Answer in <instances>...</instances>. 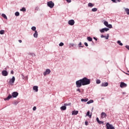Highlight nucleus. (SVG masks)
<instances>
[{
    "label": "nucleus",
    "instance_id": "1",
    "mask_svg": "<svg viewBox=\"0 0 129 129\" xmlns=\"http://www.w3.org/2000/svg\"><path fill=\"white\" fill-rule=\"evenodd\" d=\"M90 83H91L90 79L86 77H85L80 80L77 81L76 82V87L78 88H79L81 87L82 85L83 86H84L85 85H88L90 84Z\"/></svg>",
    "mask_w": 129,
    "mask_h": 129
},
{
    "label": "nucleus",
    "instance_id": "2",
    "mask_svg": "<svg viewBox=\"0 0 129 129\" xmlns=\"http://www.w3.org/2000/svg\"><path fill=\"white\" fill-rule=\"evenodd\" d=\"M18 95H19V93L18 92H14L13 93H12V95L10 94L8 96V97H7L6 98L4 99V100H10V99H11V98H12V97L16 98Z\"/></svg>",
    "mask_w": 129,
    "mask_h": 129
},
{
    "label": "nucleus",
    "instance_id": "3",
    "mask_svg": "<svg viewBox=\"0 0 129 129\" xmlns=\"http://www.w3.org/2000/svg\"><path fill=\"white\" fill-rule=\"evenodd\" d=\"M47 6L50 8V9H52L54 7V3L52 1L48 2H47Z\"/></svg>",
    "mask_w": 129,
    "mask_h": 129
},
{
    "label": "nucleus",
    "instance_id": "4",
    "mask_svg": "<svg viewBox=\"0 0 129 129\" xmlns=\"http://www.w3.org/2000/svg\"><path fill=\"white\" fill-rule=\"evenodd\" d=\"M15 80L16 78H15V77H13L9 81V84H10V85H14L13 83H15Z\"/></svg>",
    "mask_w": 129,
    "mask_h": 129
},
{
    "label": "nucleus",
    "instance_id": "5",
    "mask_svg": "<svg viewBox=\"0 0 129 129\" xmlns=\"http://www.w3.org/2000/svg\"><path fill=\"white\" fill-rule=\"evenodd\" d=\"M106 128L107 129H115L112 125L110 124L109 123H107L106 124Z\"/></svg>",
    "mask_w": 129,
    "mask_h": 129
},
{
    "label": "nucleus",
    "instance_id": "6",
    "mask_svg": "<svg viewBox=\"0 0 129 129\" xmlns=\"http://www.w3.org/2000/svg\"><path fill=\"white\" fill-rule=\"evenodd\" d=\"M51 73V70L50 69H46L45 72H44L43 75L44 76H46V75H48V74H50Z\"/></svg>",
    "mask_w": 129,
    "mask_h": 129
},
{
    "label": "nucleus",
    "instance_id": "7",
    "mask_svg": "<svg viewBox=\"0 0 129 129\" xmlns=\"http://www.w3.org/2000/svg\"><path fill=\"white\" fill-rule=\"evenodd\" d=\"M68 24L70 26H73V25H74V24H75V21H74V20H69L68 22Z\"/></svg>",
    "mask_w": 129,
    "mask_h": 129
},
{
    "label": "nucleus",
    "instance_id": "8",
    "mask_svg": "<svg viewBox=\"0 0 129 129\" xmlns=\"http://www.w3.org/2000/svg\"><path fill=\"white\" fill-rule=\"evenodd\" d=\"M107 31H109V29L107 28H102L100 30V32L101 33H104V32H107Z\"/></svg>",
    "mask_w": 129,
    "mask_h": 129
},
{
    "label": "nucleus",
    "instance_id": "9",
    "mask_svg": "<svg viewBox=\"0 0 129 129\" xmlns=\"http://www.w3.org/2000/svg\"><path fill=\"white\" fill-rule=\"evenodd\" d=\"M127 85L126 84L123 83V82H121L120 84V87L121 88H123V87H126Z\"/></svg>",
    "mask_w": 129,
    "mask_h": 129
},
{
    "label": "nucleus",
    "instance_id": "10",
    "mask_svg": "<svg viewBox=\"0 0 129 129\" xmlns=\"http://www.w3.org/2000/svg\"><path fill=\"white\" fill-rule=\"evenodd\" d=\"M101 117H102V118L106 117V113H105V112H102L101 114Z\"/></svg>",
    "mask_w": 129,
    "mask_h": 129
},
{
    "label": "nucleus",
    "instance_id": "11",
    "mask_svg": "<svg viewBox=\"0 0 129 129\" xmlns=\"http://www.w3.org/2000/svg\"><path fill=\"white\" fill-rule=\"evenodd\" d=\"M101 86L102 87H106V86H108V83L106 82V83H103L101 85Z\"/></svg>",
    "mask_w": 129,
    "mask_h": 129
},
{
    "label": "nucleus",
    "instance_id": "12",
    "mask_svg": "<svg viewBox=\"0 0 129 129\" xmlns=\"http://www.w3.org/2000/svg\"><path fill=\"white\" fill-rule=\"evenodd\" d=\"M8 72H7V71H3L2 72V75L3 76H8Z\"/></svg>",
    "mask_w": 129,
    "mask_h": 129
},
{
    "label": "nucleus",
    "instance_id": "13",
    "mask_svg": "<svg viewBox=\"0 0 129 129\" xmlns=\"http://www.w3.org/2000/svg\"><path fill=\"white\" fill-rule=\"evenodd\" d=\"M72 115H77L78 114V111L74 110L72 112Z\"/></svg>",
    "mask_w": 129,
    "mask_h": 129
},
{
    "label": "nucleus",
    "instance_id": "14",
    "mask_svg": "<svg viewBox=\"0 0 129 129\" xmlns=\"http://www.w3.org/2000/svg\"><path fill=\"white\" fill-rule=\"evenodd\" d=\"M33 90H35V91L36 92H38V86H34L33 87Z\"/></svg>",
    "mask_w": 129,
    "mask_h": 129
},
{
    "label": "nucleus",
    "instance_id": "15",
    "mask_svg": "<svg viewBox=\"0 0 129 129\" xmlns=\"http://www.w3.org/2000/svg\"><path fill=\"white\" fill-rule=\"evenodd\" d=\"M34 38H38V32L37 31H35V33L33 34Z\"/></svg>",
    "mask_w": 129,
    "mask_h": 129
},
{
    "label": "nucleus",
    "instance_id": "16",
    "mask_svg": "<svg viewBox=\"0 0 129 129\" xmlns=\"http://www.w3.org/2000/svg\"><path fill=\"white\" fill-rule=\"evenodd\" d=\"M66 106H62L61 107H60V109L61 110H66Z\"/></svg>",
    "mask_w": 129,
    "mask_h": 129
},
{
    "label": "nucleus",
    "instance_id": "17",
    "mask_svg": "<svg viewBox=\"0 0 129 129\" xmlns=\"http://www.w3.org/2000/svg\"><path fill=\"white\" fill-rule=\"evenodd\" d=\"M86 115H87V116H89L90 118H91V115H90V112L89 111H88L87 112Z\"/></svg>",
    "mask_w": 129,
    "mask_h": 129
},
{
    "label": "nucleus",
    "instance_id": "18",
    "mask_svg": "<svg viewBox=\"0 0 129 129\" xmlns=\"http://www.w3.org/2000/svg\"><path fill=\"white\" fill-rule=\"evenodd\" d=\"M124 10L127 15H129V9L128 8H125Z\"/></svg>",
    "mask_w": 129,
    "mask_h": 129
},
{
    "label": "nucleus",
    "instance_id": "19",
    "mask_svg": "<svg viewBox=\"0 0 129 129\" xmlns=\"http://www.w3.org/2000/svg\"><path fill=\"white\" fill-rule=\"evenodd\" d=\"M88 7H90V8H92L93 7H94V4H92V3H89L88 4Z\"/></svg>",
    "mask_w": 129,
    "mask_h": 129
},
{
    "label": "nucleus",
    "instance_id": "20",
    "mask_svg": "<svg viewBox=\"0 0 129 129\" xmlns=\"http://www.w3.org/2000/svg\"><path fill=\"white\" fill-rule=\"evenodd\" d=\"M88 41H89V42H92V38L90 37H88L87 38Z\"/></svg>",
    "mask_w": 129,
    "mask_h": 129
},
{
    "label": "nucleus",
    "instance_id": "21",
    "mask_svg": "<svg viewBox=\"0 0 129 129\" xmlns=\"http://www.w3.org/2000/svg\"><path fill=\"white\" fill-rule=\"evenodd\" d=\"M2 17H3V18H4V19H6V20H8V17H7V16L5 15V14H2Z\"/></svg>",
    "mask_w": 129,
    "mask_h": 129
},
{
    "label": "nucleus",
    "instance_id": "22",
    "mask_svg": "<svg viewBox=\"0 0 129 129\" xmlns=\"http://www.w3.org/2000/svg\"><path fill=\"white\" fill-rule=\"evenodd\" d=\"M81 101L86 102L87 101H88V99H82Z\"/></svg>",
    "mask_w": 129,
    "mask_h": 129
},
{
    "label": "nucleus",
    "instance_id": "23",
    "mask_svg": "<svg viewBox=\"0 0 129 129\" xmlns=\"http://www.w3.org/2000/svg\"><path fill=\"white\" fill-rule=\"evenodd\" d=\"M90 103H93V100H90L87 102L88 104H90Z\"/></svg>",
    "mask_w": 129,
    "mask_h": 129
},
{
    "label": "nucleus",
    "instance_id": "24",
    "mask_svg": "<svg viewBox=\"0 0 129 129\" xmlns=\"http://www.w3.org/2000/svg\"><path fill=\"white\" fill-rule=\"evenodd\" d=\"M5 34V30H2L0 31V34L1 35H4Z\"/></svg>",
    "mask_w": 129,
    "mask_h": 129
},
{
    "label": "nucleus",
    "instance_id": "25",
    "mask_svg": "<svg viewBox=\"0 0 129 129\" xmlns=\"http://www.w3.org/2000/svg\"><path fill=\"white\" fill-rule=\"evenodd\" d=\"M21 12H26V8L25 7L22 8V9H20Z\"/></svg>",
    "mask_w": 129,
    "mask_h": 129
},
{
    "label": "nucleus",
    "instance_id": "26",
    "mask_svg": "<svg viewBox=\"0 0 129 129\" xmlns=\"http://www.w3.org/2000/svg\"><path fill=\"white\" fill-rule=\"evenodd\" d=\"M117 44H118L120 46H122V43H121V42H120V41H117Z\"/></svg>",
    "mask_w": 129,
    "mask_h": 129
},
{
    "label": "nucleus",
    "instance_id": "27",
    "mask_svg": "<svg viewBox=\"0 0 129 129\" xmlns=\"http://www.w3.org/2000/svg\"><path fill=\"white\" fill-rule=\"evenodd\" d=\"M107 27V28H109V29L112 28V25H111V24H108Z\"/></svg>",
    "mask_w": 129,
    "mask_h": 129
},
{
    "label": "nucleus",
    "instance_id": "28",
    "mask_svg": "<svg viewBox=\"0 0 129 129\" xmlns=\"http://www.w3.org/2000/svg\"><path fill=\"white\" fill-rule=\"evenodd\" d=\"M15 16H16V17H19V16H20V13H19V12H16L15 13Z\"/></svg>",
    "mask_w": 129,
    "mask_h": 129
},
{
    "label": "nucleus",
    "instance_id": "29",
    "mask_svg": "<svg viewBox=\"0 0 129 129\" xmlns=\"http://www.w3.org/2000/svg\"><path fill=\"white\" fill-rule=\"evenodd\" d=\"M104 25H105V26H106V27H107V26L108 25V22H107V21H105L104 22Z\"/></svg>",
    "mask_w": 129,
    "mask_h": 129
},
{
    "label": "nucleus",
    "instance_id": "30",
    "mask_svg": "<svg viewBox=\"0 0 129 129\" xmlns=\"http://www.w3.org/2000/svg\"><path fill=\"white\" fill-rule=\"evenodd\" d=\"M92 12H97V8H93L92 9Z\"/></svg>",
    "mask_w": 129,
    "mask_h": 129
},
{
    "label": "nucleus",
    "instance_id": "31",
    "mask_svg": "<svg viewBox=\"0 0 129 129\" xmlns=\"http://www.w3.org/2000/svg\"><path fill=\"white\" fill-rule=\"evenodd\" d=\"M31 30H32V31H35H35H36V27H35V26L32 27L31 28Z\"/></svg>",
    "mask_w": 129,
    "mask_h": 129
},
{
    "label": "nucleus",
    "instance_id": "32",
    "mask_svg": "<svg viewBox=\"0 0 129 129\" xmlns=\"http://www.w3.org/2000/svg\"><path fill=\"white\" fill-rule=\"evenodd\" d=\"M101 82L99 80H97V81H96L97 84H100Z\"/></svg>",
    "mask_w": 129,
    "mask_h": 129
},
{
    "label": "nucleus",
    "instance_id": "33",
    "mask_svg": "<svg viewBox=\"0 0 129 129\" xmlns=\"http://www.w3.org/2000/svg\"><path fill=\"white\" fill-rule=\"evenodd\" d=\"M59 46H60V47H62V46H64V43L63 42H60Z\"/></svg>",
    "mask_w": 129,
    "mask_h": 129
},
{
    "label": "nucleus",
    "instance_id": "34",
    "mask_svg": "<svg viewBox=\"0 0 129 129\" xmlns=\"http://www.w3.org/2000/svg\"><path fill=\"white\" fill-rule=\"evenodd\" d=\"M98 123H99V124H102V123H103V121H99L98 122Z\"/></svg>",
    "mask_w": 129,
    "mask_h": 129
},
{
    "label": "nucleus",
    "instance_id": "35",
    "mask_svg": "<svg viewBox=\"0 0 129 129\" xmlns=\"http://www.w3.org/2000/svg\"><path fill=\"white\" fill-rule=\"evenodd\" d=\"M113 3H116L117 2H119V0H111Z\"/></svg>",
    "mask_w": 129,
    "mask_h": 129
},
{
    "label": "nucleus",
    "instance_id": "36",
    "mask_svg": "<svg viewBox=\"0 0 129 129\" xmlns=\"http://www.w3.org/2000/svg\"><path fill=\"white\" fill-rule=\"evenodd\" d=\"M85 125H88V122L87 121H86L85 122Z\"/></svg>",
    "mask_w": 129,
    "mask_h": 129
},
{
    "label": "nucleus",
    "instance_id": "37",
    "mask_svg": "<svg viewBox=\"0 0 129 129\" xmlns=\"http://www.w3.org/2000/svg\"><path fill=\"white\" fill-rule=\"evenodd\" d=\"M36 109H37V107L36 106L33 107V110L35 111Z\"/></svg>",
    "mask_w": 129,
    "mask_h": 129
},
{
    "label": "nucleus",
    "instance_id": "38",
    "mask_svg": "<svg viewBox=\"0 0 129 129\" xmlns=\"http://www.w3.org/2000/svg\"><path fill=\"white\" fill-rule=\"evenodd\" d=\"M29 55H31V56H35V53H29Z\"/></svg>",
    "mask_w": 129,
    "mask_h": 129
},
{
    "label": "nucleus",
    "instance_id": "39",
    "mask_svg": "<svg viewBox=\"0 0 129 129\" xmlns=\"http://www.w3.org/2000/svg\"><path fill=\"white\" fill-rule=\"evenodd\" d=\"M84 44L85 45V46H86V47H88V44H87V42H85V43H84Z\"/></svg>",
    "mask_w": 129,
    "mask_h": 129
},
{
    "label": "nucleus",
    "instance_id": "40",
    "mask_svg": "<svg viewBox=\"0 0 129 129\" xmlns=\"http://www.w3.org/2000/svg\"><path fill=\"white\" fill-rule=\"evenodd\" d=\"M125 48H126V49H127V50H129V45H126V46H125Z\"/></svg>",
    "mask_w": 129,
    "mask_h": 129
},
{
    "label": "nucleus",
    "instance_id": "41",
    "mask_svg": "<svg viewBox=\"0 0 129 129\" xmlns=\"http://www.w3.org/2000/svg\"><path fill=\"white\" fill-rule=\"evenodd\" d=\"M70 104H67V103H66V104H64V106H68V105H70Z\"/></svg>",
    "mask_w": 129,
    "mask_h": 129
},
{
    "label": "nucleus",
    "instance_id": "42",
    "mask_svg": "<svg viewBox=\"0 0 129 129\" xmlns=\"http://www.w3.org/2000/svg\"><path fill=\"white\" fill-rule=\"evenodd\" d=\"M96 120H97V122H98L100 121L99 119L98 118V117L96 118Z\"/></svg>",
    "mask_w": 129,
    "mask_h": 129
},
{
    "label": "nucleus",
    "instance_id": "43",
    "mask_svg": "<svg viewBox=\"0 0 129 129\" xmlns=\"http://www.w3.org/2000/svg\"><path fill=\"white\" fill-rule=\"evenodd\" d=\"M67 3H71V0H66Z\"/></svg>",
    "mask_w": 129,
    "mask_h": 129
},
{
    "label": "nucleus",
    "instance_id": "44",
    "mask_svg": "<svg viewBox=\"0 0 129 129\" xmlns=\"http://www.w3.org/2000/svg\"><path fill=\"white\" fill-rule=\"evenodd\" d=\"M77 91H79V92H81V91H80V89H77Z\"/></svg>",
    "mask_w": 129,
    "mask_h": 129
},
{
    "label": "nucleus",
    "instance_id": "45",
    "mask_svg": "<svg viewBox=\"0 0 129 129\" xmlns=\"http://www.w3.org/2000/svg\"><path fill=\"white\" fill-rule=\"evenodd\" d=\"M101 38H105V36H104V35H102L101 36Z\"/></svg>",
    "mask_w": 129,
    "mask_h": 129
},
{
    "label": "nucleus",
    "instance_id": "46",
    "mask_svg": "<svg viewBox=\"0 0 129 129\" xmlns=\"http://www.w3.org/2000/svg\"><path fill=\"white\" fill-rule=\"evenodd\" d=\"M93 39H94V40H95V41H97V38L94 37Z\"/></svg>",
    "mask_w": 129,
    "mask_h": 129
},
{
    "label": "nucleus",
    "instance_id": "47",
    "mask_svg": "<svg viewBox=\"0 0 129 129\" xmlns=\"http://www.w3.org/2000/svg\"><path fill=\"white\" fill-rule=\"evenodd\" d=\"M82 45V43L81 42H80L79 44V46H81Z\"/></svg>",
    "mask_w": 129,
    "mask_h": 129
},
{
    "label": "nucleus",
    "instance_id": "48",
    "mask_svg": "<svg viewBox=\"0 0 129 129\" xmlns=\"http://www.w3.org/2000/svg\"><path fill=\"white\" fill-rule=\"evenodd\" d=\"M11 74H14V71H12L11 72Z\"/></svg>",
    "mask_w": 129,
    "mask_h": 129
},
{
    "label": "nucleus",
    "instance_id": "49",
    "mask_svg": "<svg viewBox=\"0 0 129 129\" xmlns=\"http://www.w3.org/2000/svg\"><path fill=\"white\" fill-rule=\"evenodd\" d=\"M19 43H22V40H19Z\"/></svg>",
    "mask_w": 129,
    "mask_h": 129
},
{
    "label": "nucleus",
    "instance_id": "50",
    "mask_svg": "<svg viewBox=\"0 0 129 129\" xmlns=\"http://www.w3.org/2000/svg\"><path fill=\"white\" fill-rule=\"evenodd\" d=\"M125 74H126V75H129V73H125Z\"/></svg>",
    "mask_w": 129,
    "mask_h": 129
},
{
    "label": "nucleus",
    "instance_id": "51",
    "mask_svg": "<svg viewBox=\"0 0 129 129\" xmlns=\"http://www.w3.org/2000/svg\"><path fill=\"white\" fill-rule=\"evenodd\" d=\"M71 46H72V47H73V46H74V44H71Z\"/></svg>",
    "mask_w": 129,
    "mask_h": 129
},
{
    "label": "nucleus",
    "instance_id": "52",
    "mask_svg": "<svg viewBox=\"0 0 129 129\" xmlns=\"http://www.w3.org/2000/svg\"><path fill=\"white\" fill-rule=\"evenodd\" d=\"M106 40H108V37H107V38H106Z\"/></svg>",
    "mask_w": 129,
    "mask_h": 129
},
{
    "label": "nucleus",
    "instance_id": "53",
    "mask_svg": "<svg viewBox=\"0 0 129 129\" xmlns=\"http://www.w3.org/2000/svg\"><path fill=\"white\" fill-rule=\"evenodd\" d=\"M129 129V128H128Z\"/></svg>",
    "mask_w": 129,
    "mask_h": 129
}]
</instances>
